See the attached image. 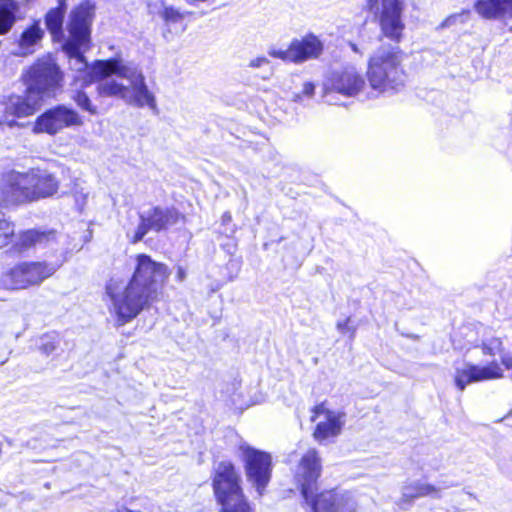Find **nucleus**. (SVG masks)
I'll return each mask as SVG.
<instances>
[{
    "label": "nucleus",
    "instance_id": "1",
    "mask_svg": "<svg viewBox=\"0 0 512 512\" xmlns=\"http://www.w3.org/2000/svg\"><path fill=\"white\" fill-rule=\"evenodd\" d=\"M168 267L154 261L149 255L138 254L132 278L126 286L111 280L106 286L113 311L119 325L131 321L139 315L157 295L159 284L169 277Z\"/></svg>",
    "mask_w": 512,
    "mask_h": 512
},
{
    "label": "nucleus",
    "instance_id": "2",
    "mask_svg": "<svg viewBox=\"0 0 512 512\" xmlns=\"http://www.w3.org/2000/svg\"><path fill=\"white\" fill-rule=\"evenodd\" d=\"M91 81H99L97 92L103 97H118L138 108L156 109V99L149 90L142 70L122 60H96L89 68Z\"/></svg>",
    "mask_w": 512,
    "mask_h": 512
},
{
    "label": "nucleus",
    "instance_id": "3",
    "mask_svg": "<svg viewBox=\"0 0 512 512\" xmlns=\"http://www.w3.org/2000/svg\"><path fill=\"white\" fill-rule=\"evenodd\" d=\"M321 470L318 452L309 449L301 457L295 471V479L310 512H357V501L350 492L331 490L315 494Z\"/></svg>",
    "mask_w": 512,
    "mask_h": 512
},
{
    "label": "nucleus",
    "instance_id": "4",
    "mask_svg": "<svg viewBox=\"0 0 512 512\" xmlns=\"http://www.w3.org/2000/svg\"><path fill=\"white\" fill-rule=\"evenodd\" d=\"M405 54L398 45L383 44L370 57L367 78L373 90L384 93L405 85L407 74L402 67Z\"/></svg>",
    "mask_w": 512,
    "mask_h": 512
},
{
    "label": "nucleus",
    "instance_id": "5",
    "mask_svg": "<svg viewBox=\"0 0 512 512\" xmlns=\"http://www.w3.org/2000/svg\"><path fill=\"white\" fill-rule=\"evenodd\" d=\"M95 16V6L90 1H83L74 7L68 16V36L63 50L69 57L71 69L81 72L88 69L84 56L91 42V26Z\"/></svg>",
    "mask_w": 512,
    "mask_h": 512
},
{
    "label": "nucleus",
    "instance_id": "6",
    "mask_svg": "<svg viewBox=\"0 0 512 512\" xmlns=\"http://www.w3.org/2000/svg\"><path fill=\"white\" fill-rule=\"evenodd\" d=\"M240 483V474L231 461H221L215 466L212 486L221 512H253Z\"/></svg>",
    "mask_w": 512,
    "mask_h": 512
},
{
    "label": "nucleus",
    "instance_id": "7",
    "mask_svg": "<svg viewBox=\"0 0 512 512\" xmlns=\"http://www.w3.org/2000/svg\"><path fill=\"white\" fill-rule=\"evenodd\" d=\"M60 265L38 261L20 262L1 275L0 285L7 290H22L38 286L52 276Z\"/></svg>",
    "mask_w": 512,
    "mask_h": 512
},
{
    "label": "nucleus",
    "instance_id": "8",
    "mask_svg": "<svg viewBox=\"0 0 512 512\" xmlns=\"http://www.w3.org/2000/svg\"><path fill=\"white\" fill-rule=\"evenodd\" d=\"M244 462L248 482L262 495L272 474V457L268 452L258 450L248 444L239 447Z\"/></svg>",
    "mask_w": 512,
    "mask_h": 512
},
{
    "label": "nucleus",
    "instance_id": "9",
    "mask_svg": "<svg viewBox=\"0 0 512 512\" xmlns=\"http://www.w3.org/2000/svg\"><path fill=\"white\" fill-rule=\"evenodd\" d=\"M32 203L27 173L10 170L2 174L0 180V205L16 208Z\"/></svg>",
    "mask_w": 512,
    "mask_h": 512
},
{
    "label": "nucleus",
    "instance_id": "10",
    "mask_svg": "<svg viewBox=\"0 0 512 512\" xmlns=\"http://www.w3.org/2000/svg\"><path fill=\"white\" fill-rule=\"evenodd\" d=\"M81 125H83V120L74 109L65 105H57L37 117L33 131L56 135L65 128Z\"/></svg>",
    "mask_w": 512,
    "mask_h": 512
},
{
    "label": "nucleus",
    "instance_id": "11",
    "mask_svg": "<svg viewBox=\"0 0 512 512\" xmlns=\"http://www.w3.org/2000/svg\"><path fill=\"white\" fill-rule=\"evenodd\" d=\"M180 214L175 208L154 206L139 214L140 222L131 236V242L141 241L149 231L161 232L175 225Z\"/></svg>",
    "mask_w": 512,
    "mask_h": 512
},
{
    "label": "nucleus",
    "instance_id": "12",
    "mask_svg": "<svg viewBox=\"0 0 512 512\" xmlns=\"http://www.w3.org/2000/svg\"><path fill=\"white\" fill-rule=\"evenodd\" d=\"M26 89L39 96L54 91L61 81V73L56 64L48 61L37 62L24 76Z\"/></svg>",
    "mask_w": 512,
    "mask_h": 512
},
{
    "label": "nucleus",
    "instance_id": "13",
    "mask_svg": "<svg viewBox=\"0 0 512 512\" xmlns=\"http://www.w3.org/2000/svg\"><path fill=\"white\" fill-rule=\"evenodd\" d=\"M365 79L353 66L344 68L341 71H335L324 84L326 96L332 92L339 93L347 97H354L364 88Z\"/></svg>",
    "mask_w": 512,
    "mask_h": 512
},
{
    "label": "nucleus",
    "instance_id": "14",
    "mask_svg": "<svg viewBox=\"0 0 512 512\" xmlns=\"http://www.w3.org/2000/svg\"><path fill=\"white\" fill-rule=\"evenodd\" d=\"M403 0H382L379 18L382 34L399 43L403 37L405 24L402 20Z\"/></svg>",
    "mask_w": 512,
    "mask_h": 512
},
{
    "label": "nucleus",
    "instance_id": "15",
    "mask_svg": "<svg viewBox=\"0 0 512 512\" xmlns=\"http://www.w3.org/2000/svg\"><path fill=\"white\" fill-rule=\"evenodd\" d=\"M503 377V371L496 361H492L486 366L465 364L462 368H457L455 372V385L462 392L468 384L499 379Z\"/></svg>",
    "mask_w": 512,
    "mask_h": 512
},
{
    "label": "nucleus",
    "instance_id": "16",
    "mask_svg": "<svg viewBox=\"0 0 512 512\" xmlns=\"http://www.w3.org/2000/svg\"><path fill=\"white\" fill-rule=\"evenodd\" d=\"M32 202L54 196L59 189V181L47 170L32 168L26 171Z\"/></svg>",
    "mask_w": 512,
    "mask_h": 512
},
{
    "label": "nucleus",
    "instance_id": "17",
    "mask_svg": "<svg viewBox=\"0 0 512 512\" xmlns=\"http://www.w3.org/2000/svg\"><path fill=\"white\" fill-rule=\"evenodd\" d=\"M430 495L439 498V489L428 483L414 481L402 487L401 497L396 505L401 510H407L415 499Z\"/></svg>",
    "mask_w": 512,
    "mask_h": 512
},
{
    "label": "nucleus",
    "instance_id": "18",
    "mask_svg": "<svg viewBox=\"0 0 512 512\" xmlns=\"http://www.w3.org/2000/svg\"><path fill=\"white\" fill-rule=\"evenodd\" d=\"M473 8L482 18L497 20L504 16L512 19V0H476Z\"/></svg>",
    "mask_w": 512,
    "mask_h": 512
},
{
    "label": "nucleus",
    "instance_id": "19",
    "mask_svg": "<svg viewBox=\"0 0 512 512\" xmlns=\"http://www.w3.org/2000/svg\"><path fill=\"white\" fill-rule=\"evenodd\" d=\"M42 96L26 89L25 96L12 97L6 107L8 114L18 118L33 115L39 108Z\"/></svg>",
    "mask_w": 512,
    "mask_h": 512
},
{
    "label": "nucleus",
    "instance_id": "20",
    "mask_svg": "<svg viewBox=\"0 0 512 512\" xmlns=\"http://www.w3.org/2000/svg\"><path fill=\"white\" fill-rule=\"evenodd\" d=\"M43 36L44 30L40 26V21H35L21 33L13 53L17 56H27L34 53Z\"/></svg>",
    "mask_w": 512,
    "mask_h": 512
},
{
    "label": "nucleus",
    "instance_id": "21",
    "mask_svg": "<svg viewBox=\"0 0 512 512\" xmlns=\"http://www.w3.org/2000/svg\"><path fill=\"white\" fill-rule=\"evenodd\" d=\"M291 45L296 46L294 63L300 64L309 59L317 58L323 51L322 42L315 35H307L301 39H294Z\"/></svg>",
    "mask_w": 512,
    "mask_h": 512
},
{
    "label": "nucleus",
    "instance_id": "22",
    "mask_svg": "<svg viewBox=\"0 0 512 512\" xmlns=\"http://www.w3.org/2000/svg\"><path fill=\"white\" fill-rule=\"evenodd\" d=\"M57 7L51 8L45 15V26L54 40L65 41L63 23L67 12V0H57Z\"/></svg>",
    "mask_w": 512,
    "mask_h": 512
},
{
    "label": "nucleus",
    "instance_id": "23",
    "mask_svg": "<svg viewBox=\"0 0 512 512\" xmlns=\"http://www.w3.org/2000/svg\"><path fill=\"white\" fill-rule=\"evenodd\" d=\"M344 412L327 411L326 421L319 422L314 431V437L318 441H323L329 437H334L340 434L344 425Z\"/></svg>",
    "mask_w": 512,
    "mask_h": 512
},
{
    "label": "nucleus",
    "instance_id": "24",
    "mask_svg": "<svg viewBox=\"0 0 512 512\" xmlns=\"http://www.w3.org/2000/svg\"><path fill=\"white\" fill-rule=\"evenodd\" d=\"M56 239V232L54 230L40 231L31 229L23 231L18 235L16 246L20 250H27L37 246H47Z\"/></svg>",
    "mask_w": 512,
    "mask_h": 512
},
{
    "label": "nucleus",
    "instance_id": "25",
    "mask_svg": "<svg viewBox=\"0 0 512 512\" xmlns=\"http://www.w3.org/2000/svg\"><path fill=\"white\" fill-rule=\"evenodd\" d=\"M19 4L12 0L0 1V35L8 33L17 20Z\"/></svg>",
    "mask_w": 512,
    "mask_h": 512
},
{
    "label": "nucleus",
    "instance_id": "26",
    "mask_svg": "<svg viewBox=\"0 0 512 512\" xmlns=\"http://www.w3.org/2000/svg\"><path fill=\"white\" fill-rule=\"evenodd\" d=\"M150 7L164 20L166 25L181 23L187 15L191 14L190 12H181L173 6H168L164 0H159Z\"/></svg>",
    "mask_w": 512,
    "mask_h": 512
},
{
    "label": "nucleus",
    "instance_id": "27",
    "mask_svg": "<svg viewBox=\"0 0 512 512\" xmlns=\"http://www.w3.org/2000/svg\"><path fill=\"white\" fill-rule=\"evenodd\" d=\"M14 236V224L0 212V248L6 246Z\"/></svg>",
    "mask_w": 512,
    "mask_h": 512
},
{
    "label": "nucleus",
    "instance_id": "28",
    "mask_svg": "<svg viewBox=\"0 0 512 512\" xmlns=\"http://www.w3.org/2000/svg\"><path fill=\"white\" fill-rule=\"evenodd\" d=\"M59 345V337L56 333L45 334L40 339L39 349L45 355L52 354Z\"/></svg>",
    "mask_w": 512,
    "mask_h": 512
},
{
    "label": "nucleus",
    "instance_id": "29",
    "mask_svg": "<svg viewBox=\"0 0 512 512\" xmlns=\"http://www.w3.org/2000/svg\"><path fill=\"white\" fill-rule=\"evenodd\" d=\"M482 352L484 355L494 356L503 352V343L499 338H491L482 344Z\"/></svg>",
    "mask_w": 512,
    "mask_h": 512
},
{
    "label": "nucleus",
    "instance_id": "30",
    "mask_svg": "<svg viewBox=\"0 0 512 512\" xmlns=\"http://www.w3.org/2000/svg\"><path fill=\"white\" fill-rule=\"evenodd\" d=\"M295 48H296V46L291 45V43H290L287 49L283 50V49L272 48L268 51V54L273 58H278L285 62L294 63V55L295 54L293 52H295V50H296Z\"/></svg>",
    "mask_w": 512,
    "mask_h": 512
},
{
    "label": "nucleus",
    "instance_id": "31",
    "mask_svg": "<svg viewBox=\"0 0 512 512\" xmlns=\"http://www.w3.org/2000/svg\"><path fill=\"white\" fill-rule=\"evenodd\" d=\"M73 99L76 104L85 111H88L90 114H96V107L91 104V101L88 95L83 91H76L73 95Z\"/></svg>",
    "mask_w": 512,
    "mask_h": 512
},
{
    "label": "nucleus",
    "instance_id": "32",
    "mask_svg": "<svg viewBox=\"0 0 512 512\" xmlns=\"http://www.w3.org/2000/svg\"><path fill=\"white\" fill-rule=\"evenodd\" d=\"M315 85L312 82H305L301 93L293 95L294 102H301L303 97L311 98L314 95Z\"/></svg>",
    "mask_w": 512,
    "mask_h": 512
},
{
    "label": "nucleus",
    "instance_id": "33",
    "mask_svg": "<svg viewBox=\"0 0 512 512\" xmlns=\"http://www.w3.org/2000/svg\"><path fill=\"white\" fill-rule=\"evenodd\" d=\"M188 5L199 8L202 5L211 6L216 0H184Z\"/></svg>",
    "mask_w": 512,
    "mask_h": 512
},
{
    "label": "nucleus",
    "instance_id": "34",
    "mask_svg": "<svg viewBox=\"0 0 512 512\" xmlns=\"http://www.w3.org/2000/svg\"><path fill=\"white\" fill-rule=\"evenodd\" d=\"M269 60L265 57H258L250 61L249 66L252 68H259L265 64H268Z\"/></svg>",
    "mask_w": 512,
    "mask_h": 512
},
{
    "label": "nucleus",
    "instance_id": "35",
    "mask_svg": "<svg viewBox=\"0 0 512 512\" xmlns=\"http://www.w3.org/2000/svg\"><path fill=\"white\" fill-rule=\"evenodd\" d=\"M501 363L506 369L512 368V355L509 353H501Z\"/></svg>",
    "mask_w": 512,
    "mask_h": 512
},
{
    "label": "nucleus",
    "instance_id": "36",
    "mask_svg": "<svg viewBox=\"0 0 512 512\" xmlns=\"http://www.w3.org/2000/svg\"><path fill=\"white\" fill-rule=\"evenodd\" d=\"M463 15L468 17L469 11H463L461 14H454V15L449 16L446 19L444 25H448V23H450V22H455L458 18L462 17Z\"/></svg>",
    "mask_w": 512,
    "mask_h": 512
},
{
    "label": "nucleus",
    "instance_id": "37",
    "mask_svg": "<svg viewBox=\"0 0 512 512\" xmlns=\"http://www.w3.org/2000/svg\"><path fill=\"white\" fill-rule=\"evenodd\" d=\"M187 273L186 270L182 266L177 267L176 279L180 282L186 279Z\"/></svg>",
    "mask_w": 512,
    "mask_h": 512
},
{
    "label": "nucleus",
    "instance_id": "38",
    "mask_svg": "<svg viewBox=\"0 0 512 512\" xmlns=\"http://www.w3.org/2000/svg\"><path fill=\"white\" fill-rule=\"evenodd\" d=\"M348 323H349V319H346L345 321L343 322H338L337 323V328L340 332L342 333H346L347 331H349V327H348Z\"/></svg>",
    "mask_w": 512,
    "mask_h": 512
},
{
    "label": "nucleus",
    "instance_id": "39",
    "mask_svg": "<svg viewBox=\"0 0 512 512\" xmlns=\"http://www.w3.org/2000/svg\"><path fill=\"white\" fill-rule=\"evenodd\" d=\"M378 0H368V6L371 11L374 10L375 6L377 5Z\"/></svg>",
    "mask_w": 512,
    "mask_h": 512
},
{
    "label": "nucleus",
    "instance_id": "40",
    "mask_svg": "<svg viewBox=\"0 0 512 512\" xmlns=\"http://www.w3.org/2000/svg\"><path fill=\"white\" fill-rule=\"evenodd\" d=\"M314 412H315V414L323 413L324 412V406L323 405L316 406L314 408Z\"/></svg>",
    "mask_w": 512,
    "mask_h": 512
},
{
    "label": "nucleus",
    "instance_id": "41",
    "mask_svg": "<svg viewBox=\"0 0 512 512\" xmlns=\"http://www.w3.org/2000/svg\"><path fill=\"white\" fill-rule=\"evenodd\" d=\"M349 46L351 47L352 51H354L355 53H361V52L359 51V48L357 47V45H356V44H354V43H349Z\"/></svg>",
    "mask_w": 512,
    "mask_h": 512
},
{
    "label": "nucleus",
    "instance_id": "42",
    "mask_svg": "<svg viewBox=\"0 0 512 512\" xmlns=\"http://www.w3.org/2000/svg\"><path fill=\"white\" fill-rule=\"evenodd\" d=\"M3 122H5L9 127H13L17 124L15 120H11V121L3 120Z\"/></svg>",
    "mask_w": 512,
    "mask_h": 512
},
{
    "label": "nucleus",
    "instance_id": "43",
    "mask_svg": "<svg viewBox=\"0 0 512 512\" xmlns=\"http://www.w3.org/2000/svg\"><path fill=\"white\" fill-rule=\"evenodd\" d=\"M80 197H81V199H82V203L84 204V203H85V200H86V195L81 194V196H80Z\"/></svg>",
    "mask_w": 512,
    "mask_h": 512
},
{
    "label": "nucleus",
    "instance_id": "44",
    "mask_svg": "<svg viewBox=\"0 0 512 512\" xmlns=\"http://www.w3.org/2000/svg\"><path fill=\"white\" fill-rule=\"evenodd\" d=\"M509 31L512 32V26L509 27Z\"/></svg>",
    "mask_w": 512,
    "mask_h": 512
}]
</instances>
